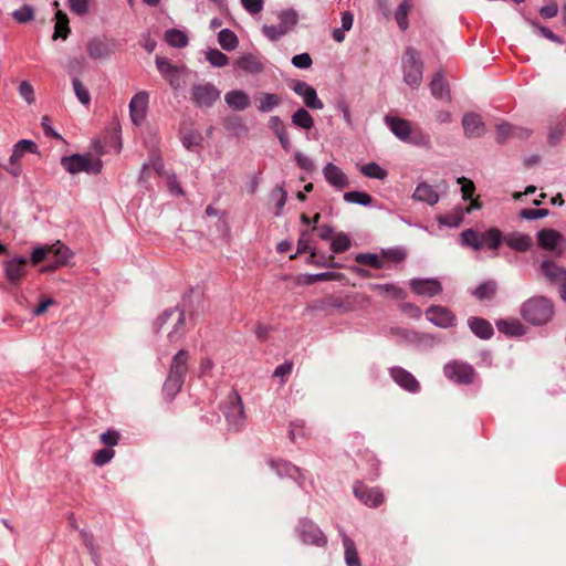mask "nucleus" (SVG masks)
Here are the masks:
<instances>
[{
	"instance_id": "f257e3e1",
	"label": "nucleus",
	"mask_w": 566,
	"mask_h": 566,
	"mask_svg": "<svg viewBox=\"0 0 566 566\" xmlns=\"http://www.w3.org/2000/svg\"><path fill=\"white\" fill-rule=\"evenodd\" d=\"M386 123L392 134L402 142L417 146H428L429 136L423 134L419 127H412L407 119L394 116H386Z\"/></svg>"
},
{
	"instance_id": "f03ea898",
	"label": "nucleus",
	"mask_w": 566,
	"mask_h": 566,
	"mask_svg": "<svg viewBox=\"0 0 566 566\" xmlns=\"http://www.w3.org/2000/svg\"><path fill=\"white\" fill-rule=\"evenodd\" d=\"M553 304L544 296H536L523 303L521 314L533 325L547 323L553 316Z\"/></svg>"
},
{
	"instance_id": "7ed1b4c3",
	"label": "nucleus",
	"mask_w": 566,
	"mask_h": 566,
	"mask_svg": "<svg viewBox=\"0 0 566 566\" xmlns=\"http://www.w3.org/2000/svg\"><path fill=\"white\" fill-rule=\"evenodd\" d=\"M70 256V250L62 244H54L50 248H36L31 254L32 264H39L42 261L51 263L43 268V271H53L63 265Z\"/></svg>"
},
{
	"instance_id": "20e7f679",
	"label": "nucleus",
	"mask_w": 566,
	"mask_h": 566,
	"mask_svg": "<svg viewBox=\"0 0 566 566\" xmlns=\"http://www.w3.org/2000/svg\"><path fill=\"white\" fill-rule=\"evenodd\" d=\"M403 81L411 87H418L422 82L423 63L419 52L408 46L402 55Z\"/></svg>"
},
{
	"instance_id": "39448f33",
	"label": "nucleus",
	"mask_w": 566,
	"mask_h": 566,
	"mask_svg": "<svg viewBox=\"0 0 566 566\" xmlns=\"http://www.w3.org/2000/svg\"><path fill=\"white\" fill-rule=\"evenodd\" d=\"M61 165L63 168L72 174L78 172H87V174H99L102 170V161L92 156V154L87 155H72L65 156L61 159Z\"/></svg>"
},
{
	"instance_id": "423d86ee",
	"label": "nucleus",
	"mask_w": 566,
	"mask_h": 566,
	"mask_svg": "<svg viewBox=\"0 0 566 566\" xmlns=\"http://www.w3.org/2000/svg\"><path fill=\"white\" fill-rule=\"evenodd\" d=\"M222 412L227 419L229 430L239 431L244 424V409L241 397L232 391L228 395L222 407Z\"/></svg>"
},
{
	"instance_id": "0eeeda50",
	"label": "nucleus",
	"mask_w": 566,
	"mask_h": 566,
	"mask_svg": "<svg viewBox=\"0 0 566 566\" xmlns=\"http://www.w3.org/2000/svg\"><path fill=\"white\" fill-rule=\"evenodd\" d=\"M277 25H263V34L271 41H277L291 32L298 22V14L294 9H286L279 13Z\"/></svg>"
},
{
	"instance_id": "6e6552de",
	"label": "nucleus",
	"mask_w": 566,
	"mask_h": 566,
	"mask_svg": "<svg viewBox=\"0 0 566 566\" xmlns=\"http://www.w3.org/2000/svg\"><path fill=\"white\" fill-rule=\"evenodd\" d=\"M219 98L220 91L209 82L195 83L190 87V101L197 107H211Z\"/></svg>"
},
{
	"instance_id": "1a4fd4ad",
	"label": "nucleus",
	"mask_w": 566,
	"mask_h": 566,
	"mask_svg": "<svg viewBox=\"0 0 566 566\" xmlns=\"http://www.w3.org/2000/svg\"><path fill=\"white\" fill-rule=\"evenodd\" d=\"M172 319L174 327L168 334V338L171 343L180 340L185 334L186 317L182 311L176 308L166 310L156 321V326L161 328L165 323Z\"/></svg>"
},
{
	"instance_id": "9d476101",
	"label": "nucleus",
	"mask_w": 566,
	"mask_h": 566,
	"mask_svg": "<svg viewBox=\"0 0 566 566\" xmlns=\"http://www.w3.org/2000/svg\"><path fill=\"white\" fill-rule=\"evenodd\" d=\"M443 370L444 375L457 384H471L475 377L472 366L458 360L448 363Z\"/></svg>"
},
{
	"instance_id": "9b49d317",
	"label": "nucleus",
	"mask_w": 566,
	"mask_h": 566,
	"mask_svg": "<svg viewBox=\"0 0 566 566\" xmlns=\"http://www.w3.org/2000/svg\"><path fill=\"white\" fill-rule=\"evenodd\" d=\"M298 535L304 544L324 546L327 543L326 536L312 521H302L298 526Z\"/></svg>"
},
{
	"instance_id": "f8f14e48",
	"label": "nucleus",
	"mask_w": 566,
	"mask_h": 566,
	"mask_svg": "<svg viewBox=\"0 0 566 566\" xmlns=\"http://www.w3.org/2000/svg\"><path fill=\"white\" fill-rule=\"evenodd\" d=\"M292 90L295 92V94L303 97V102L306 107L311 109H322L324 107V104L318 98L315 88L306 82L295 81Z\"/></svg>"
},
{
	"instance_id": "ddd939ff",
	"label": "nucleus",
	"mask_w": 566,
	"mask_h": 566,
	"mask_svg": "<svg viewBox=\"0 0 566 566\" xmlns=\"http://www.w3.org/2000/svg\"><path fill=\"white\" fill-rule=\"evenodd\" d=\"M355 496L365 505L377 507L384 502V494L378 488H369L363 483L354 486Z\"/></svg>"
},
{
	"instance_id": "4468645a",
	"label": "nucleus",
	"mask_w": 566,
	"mask_h": 566,
	"mask_svg": "<svg viewBox=\"0 0 566 566\" xmlns=\"http://www.w3.org/2000/svg\"><path fill=\"white\" fill-rule=\"evenodd\" d=\"M116 50V43L113 40L93 39L87 43V54L94 60L107 59Z\"/></svg>"
},
{
	"instance_id": "2eb2a0df",
	"label": "nucleus",
	"mask_w": 566,
	"mask_h": 566,
	"mask_svg": "<svg viewBox=\"0 0 566 566\" xmlns=\"http://www.w3.org/2000/svg\"><path fill=\"white\" fill-rule=\"evenodd\" d=\"M27 264L25 258H14L7 261L4 263L7 280L13 285H19L25 274Z\"/></svg>"
},
{
	"instance_id": "dca6fc26",
	"label": "nucleus",
	"mask_w": 566,
	"mask_h": 566,
	"mask_svg": "<svg viewBox=\"0 0 566 566\" xmlns=\"http://www.w3.org/2000/svg\"><path fill=\"white\" fill-rule=\"evenodd\" d=\"M147 105L148 94L146 92H139L132 97L129 102V114L135 125H140L144 120Z\"/></svg>"
},
{
	"instance_id": "f3484780",
	"label": "nucleus",
	"mask_w": 566,
	"mask_h": 566,
	"mask_svg": "<svg viewBox=\"0 0 566 566\" xmlns=\"http://www.w3.org/2000/svg\"><path fill=\"white\" fill-rule=\"evenodd\" d=\"M413 293L423 296H434L442 291L441 283L436 279H413L410 282Z\"/></svg>"
},
{
	"instance_id": "a211bd4d",
	"label": "nucleus",
	"mask_w": 566,
	"mask_h": 566,
	"mask_svg": "<svg viewBox=\"0 0 566 566\" xmlns=\"http://www.w3.org/2000/svg\"><path fill=\"white\" fill-rule=\"evenodd\" d=\"M462 126L464 135L469 138H479L485 134V124L481 116L474 113H469L463 116Z\"/></svg>"
},
{
	"instance_id": "6ab92c4d",
	"label": "nucleus",
	"mask_w": 566,
	"mask_h": 566,
	"mask_svg": "<svg viewBox=\"0 0 566 566\" xmlns=\"http://www.w3.org/2000/svg\"><path fill=\"white\" fill-rule=\"evenodd\" d=\"M426 316L430 322L443 328L452 326L455 319L451 311L439 305L430 306L426 311Z\"/></svg>"
},
{
	"instance_id": "aec40b11",
	"label": "nucleus",
	"mask_w": 566,
	"mask_h": 566,
	"mask_svg": "<svg viewBox=\"0 0 566 566\" xmlns=\"http://www.w3.org/2000/svg\"><path fill=\"white\" fill-rule=\"evenodd\" d=\"M541 272L552 284L560 286L566 282V269L557 265L551 260H546L541 264Z\"/></svg>"
},
{
	"instance_id": "412c9836",
	"label": "nucleus",
	"mask_w": 566,
	"mask_h": 566,
	"mask_svg": "<svg viewBox=\"0 0 566 566\" xmlns=\"http://www.w3.org/2000/svg\"><path fill=\"white\" fill-rule=\"evenodd\" d=\"M189 358L190 355L188 350L180 349L171 359L168 376L185 381L186 375L188 373Z\"/></svg>"
},
{
	"instance_id": "4be33fe9",
	"label": "nucleus",
	"mask_w": 566,
	"mask_h": 566,
	"mask_svg": "<svg viewBox=\"0 0 566 566\" xmlns=\"http://www.w3.org/2000/svg\"><path fill=\"white\" fill-rule=\"evenodd\" d=\"M390 376L400 387L410 392H417L420 388V385L413 375L401 367L391 368Z\"/></svg>"
},
{
	"instance_id": "5701e85b",
	"label": "nucleus",
	"mask_w": 566,
	"mask_h": 566,
	"mask_svg": "<svg viewBox=\"0 0 566 566\" xmlns=\"http://www.w3.org/2000/svg\"><path fill=\"white\" fill-rule=\"evenodd\" d=\"M179 135L182 145L189 150L201 146L203 140L202 134L193 126V124H184L180 128Z\"/></svg>"
},
{
	"instance_id": "b1692460",
	"label": "nucleus",
	"mask_w": 566,
	"mask_h": 566,
	"mask_svg": "<svg viewBox=\"0 0 566 566\" xmlns=\"http://www.w3.org/2000/svg\"><path fill=\"white\" fill-rule=\"evenodd\" d=\"M323 174L327 182L335 188L344 189L349 185L347 176L342 171L340 168L332 163H328L324 167Z\"/></svg>"
},
{
	"instance_id": "393cba45",
	"label": "nucleus",
	"mask_w": 566,
	"mask_h": 566,
	"mask_svg": "<svg viewBox=\"0 0 566 566\" xmlns=\"http://www.w3.org/2000/svg\"><path fill=\"white\" fill-rule=\"evenodd\" d=\"M563 239V235L554 229H543L537 233L538 245L545 250H554Z\"/></svg>"
},
{
	"instance_id": "a878e982",
	"label": "nucleus",
	"mask_w": 566,
	"mask_h": 566,
	"mask_svg": "<svg viewBox=\"0 0 566 566\" xmlns=\"http://www.w3.org/2000/svg\"><path fill=\"white\" fill-rule=\"evenodd\" d=\"M496 140L503 144L510 136L524 137L528 136L530 132L523 128L515 127L510 123H500L496 126Z\"/></svg>"
},
{
	"instance_id": "bb28decb",
	"label": "nucleus",
	"mask_w": 566,
	"mask_h": 566,
	"mask_svg": "<svg viewBox=\"0 0 566 566\" xmlns=\"http://www.w3.org/2000/svg\"><path fill=\"white\" fill-rule=\"evenodd\" d=\"M413 198L418 201L427 202L430 206L436 205L439 201V195L432 186L421 182L417 186Z\"/></svg>"
},
{
	"instance_id": "cd10ccee",
	"label": "nucleus",
	"mask_w": 566,
	"mask_h": 566,
	"mask_svg": "<svg viewBox=\"0 0 566 566\" xmlns=\"http://www.w3.org/2000/svg\"><path fill=\"white\" fill-rule=\"evenodd\" d=\"M226 103L233 109L243 111L250 105V97L243 91H231L224 96Z\"/></svg>"
},
{
	"instance_id": "c85d7f7f",
	"label": "nucleus",
	"mask_w": 566,
	"mask_h": 566,
	"mask_svg": "<svg viewBox=\"0 0 566 566\" xmlns=\"http://www.w3.org/2000/svg\"><path fill=\"white\" fill-rule=\"evenodd\" d=\"M504 242L520 252L527 251L532 245V238L528 234L510 233L504 237Z\"/></svg>"
},
{
	"instance_id": "c756f323",
	"label": "nucleus",
	"mask_w": 566,
	"mask_h": 566,
	"mask_svg": "<svg viewBox=\"0 0 566 566\" xmlns=\"http://www.w3.org/2000/svg\"><path fill=\"white\" fill-rule=\"evenodd\" d=\"M235 65L249 73H260L263 71V64L254 54H245L235 61Z\"/></svg>"
},
{
	"instance_id": "7c9ffc66",
	"label": "nucleus",
	"mask_w": 566,
	"mask_h": 566,
	"mask_svg": "<svg viewBox=\"0 0 566 566\" xmlns=\"http://www.w3.org/2000/svg\"><path fill=\"white\" fill-rule=\"evenodd\" d=\"M469 326L480 338L488 339L493 335L492 325L484 318L472 317L469 319Z\"/></svg>"
},
{
	"instance_id": "2f4dec72",
	"label": "nucleus",
	"mask_w": 566,
	"mask_h": 566,
	"mask_svg": "<svg viewBox=\"0 0 566 566\" xmlns=\"http://www.w3.org/2000/svg\"><path fill=\"white\" fill-rule=\"evenodd\" d=\"M482 247H488L491 250H496L502 241H504V237L499 229L491 228L488 231L480 234Z\"/></svg>"
},
{
	"instance_id": "473e14b6",
	"label": "nucleus",
	"mask_w": 566,
	"mask_h": 566,
	"mask_svg": "<svg viewBox=\"0 0 566 566\" xmlns=\"http://www.w3.org/2000/svg\"><path fill=\"white\" fill-rule=\"evenodd\" d=\"M343 545L345 548V562L347 566H360V559L356 549V545L346 534L343 535Z\"/></svg>"
},
{
	"instance_id": "72a5a7b5",
	"label": "nucleus",
	"mask_w": 566,
	"mask_h": 566,
	"mask_svg": "<svg viewBox=\"0 0 566 566\" xmlns=\"http://www.w3.org/2000/svg\"><path fill=\"white\" fill-rule=\"evenodd\" d=\"M70 33L69 27V18L66 13L63 11H57L55 13V28L53 33V39L56 40L59 38L65 40Z\"/></svg>"
},
{
	"instance_id": "f704fd0d",
	"label": "nucleus",
	"mask_w": 566,
	"mask_h": 566,
	"mask_svg": "<svg viewBox=\"0 0 566 566\" xmlns=\"http://www.w3.org/2000/svg\"><path fill=\"white\" fill-rule=\"evenodd\" d=\"M497 291V284L495 281H486L479 285L472 294L479 300V301H490L492 300Z\"/></svg>"
},
{
	"instance_id": "c9c22d12",
	"label": "nucleus",
	"mask_w": 566,
	"mask_h": 566,
	"mask_svg": "<svg viewBox=\"0 0 566 566\" xmlns=\"http://www.w3.org/2000/svg\"><path fill=\"white\" fill-rule=\"evenodd\" d=\"M292 123L306 130L314 127V119L305 108H300L292 115Z\"/></svg>"
},
{
	"instance_id": "e433bc0d",
	"label": "nucleus",
	"mask_w": 566,
	"mask_h": 566,
	"mask_svg": "<svg viewBox=\"0 0 566 566\" xmlns=\"http://www.w3.org/2000/svg\"><path fill=\"white\" fill-rule=\"evenodd\" d=\"M259 111L263 113H268L272 111L274 107L279 106L282 102V98L276 94L271 93H262L259 97Z\"/></svg>"
},
{
	"instance_id": "4c0bfd02",
	"label": "nucleus",
	"mask_w": 566,
	"mask_h": 566,
	"mask_svg": "<svg viewBox=\"0 0 566 566\" xmlns=\"http://www.w3.org/2000/svg\"><path fill=\"white\" fill-rule=\"evenodd\" d=\"M184 380H180L178 378H174L171 376H167L164 386H163V392L165 397L170 401L172 400L177 394L181 390L184 386Z\"/></svg>"
},
{
	"instance_id": "58836bf2",
	"label": "nucleus",
	"mask_w": 566,
	"mask_h": 566,
	"mask_svg": "<svg viewBox=\"0 0 566 566\" xmlns=\"http://www.w3.org/2000/svg\"><path fill=\"white\" fill-rule=\"evenodd\" d=\"M165 40L174 48H184L188 44L187 35L177 29H170L165 33Z\"/></svg>"
},
{
	"instance_id": "ea45409f",
	"label": "nucleus",
	"mask_w": 566,
	"mask_h": 566,
	"mask_svg": "<svg viewBox=\"0 0 566 566\" xmlns=\"http://www.w3.org/2000/svg\"><path fill=\"white\" fill-rule=\"evenodd\" d=\"M412 7L411 0H403L397 8L395 18L398 27L405 31L408 28V13Z\"/></svg>"
},
{
	"instance_id": "a19ab883",
	"label": "nucleus",
	"mask_w": 566,
	"mask_h": 566,
	"mask_svg": "<svg viewBox=\"0 0 566 566\" xmlns=\"http://www.w3.org/2000/svg\"><path fill=\"white\" fill-rule=\"evenodd\" d=\"M219 44L227 51L234 50L238 46V38L235 33L229 29H223L218 35Z\"/></svg>"
},
{
	"instance_id": "79ce46f5",
	"label": "nucleus",
	"mask_w": 566,
	"mask_h": 566,
	"mask_svg": "<svg viewBox=\"0 0 566 566\" xmlns=\"http://www.w3.org/2000/svg\"><path fill=\"white\" fill-rule=\"evenodd\" d=\"M431 94L436 98H444L449 97V91L447 88L446 82L440 73L436 74L433 80L430 83Z\"/></svg>"
},
{
	"instance_id": "37998d69",
	"label": "nucleus",
	"mask_w": 566,
	"mask_h": 566,
	"mask_svg": "<svg viewBox=\"0 0 566 566\" xmlns=\"http://www.w3.org/2000/svg\"><path fill=\"white\" fill-rule=\"evenodd\" d=\"M344 200L349 203H357L361 206H368L373 201V197L367 192L361 191H348L344 193Z\"/></svg>"
},
{
	"instance_id": "c03bdc74",
	"label": "nucleus",
	"mask_w": 566,
	"mask_h": 566,
	"mask_svg": "<svg viewBox=\"0 0 566 566\" xmlns=\"http://www.w3.org/2000/svg\"><path fill=\"white\" fill-rule=\"evenodd\" d=\"M361 174L365 175L368 178H375V179H385L387 177V171L381 168L376 163H369L361 167L360 169Z\"/></svg>"
},
{
	"instance_id": "a18cd8bd",
	"label": "nucleus",
	"mask_w": 566,
	"mask_h": 566,
	"mask_svg": "<svg viewBox=\"0 0 566 566\" xmlns=\"http://www.w3.org/2000/svg\"><path fill=\"white\" fill-rule=\"evenodd\" d=\"M462 243L472 247L474 250L482 249L480 234L473 229H467L461 233Z\"/></svg>"
},
{
	"instance_id": "49530a36",
	"label": "nucleus",
	"mask_w": 566,
	"mask_h": 566,
	"mask_svg": "<svg viewBox=\"0 0 566 566\" xmlns=\"http://www.w3.org/2000/svg\"><path fill=\"white\" fill-rule=\"evenodd\" d=\"M355 261L358 264L369 265L374 269H381L384 265L379 256L373 253H359L355 256Z\"/></svg>"
},
{
	"instance_id": "de8ad7c7",
	"label": "nucleus",
	"mask_w": 566,
	"mask_h": 566,
	"mask_svg": "<svg viewBox=\"0 0 566 566\" xmlns=\"http://www.w3.org/2000/svg\"><path fill=\"white\" fill-rule=\"evenodd\" d=\"M73 88L77 99L85 106L91 103V94L86 86L77 78H73Z\"/></svg>"
},
{
	"instance_id": "09e8293b",
	"label": "nucleus",
	"mask_w": 566,
	"mask_h": 566,
	"mask_svg": "<svg viewBox=\"0 0 566 566\" xmlns=\"http://www.w3.org/2000/svg\"><path fill=\"white\" fill-rule=\"evenodd\" d=\"M350 248V239L345 233H339L333 238L332 250L334 253H342Z\"/></svg>"
},
{
	"instance_id": "8fccbe9b",
	"label": "nucleus",
	"mask_w": 566,
	"mask_h": 566,
	"mask_svg": "<svg viewBox=\"0 0 566 566\" xmlns=\"http://www.w3.org/2000/svg\"><path fill=\"white\" fill-rule=\"evenodd\" d=\"M464 211L462 209L447 213L439 218L440 223L448 227H459L463 221Z\"/></svg>"
},
{
	"instance_id": "3c124183",
	"label": "nucleus",
	"mask_w": 566,
	"mask_h": 566,
	"mask_svg": "<svg viewBox=\"0 0 566 566\" xmlns=\"http://www.w3.org/2000/svg\"><path fill=\"white\" fill-rule=\"evenodd\" d=\"M12 17L19 23H27L34 19V10L31 6L24 4L12 12Z\"/></svg>"
},
{
	"instance_id": "603ef678",
	"label": "nucleus",
	"mask_w": 566,
	"mask_h": 566,
	"mask_svg": "<svg viewBox=\"0 0 566 566\" xmlns=\"http://www.w3.org/2000/svg\"><path fill=\"white\" fill-rule=\"evenodd\" d=\"M497 328L500 332L511 336L521 335L523 332V326L517 322L501 321L497 323Z\"/></svg>"
},
{
	"instance_id": "864d4df0",
	"label": "nucleus",
	"mask_w": 566,
	"mask_h": 566,
	"mask_svg": "<svg viewBox=\"0 0 566 566\" xmlns=\"http://www.w3.org/2000/svg\"><path fill=\"white\" fill-rule=\"evenodd\" d=\"M207 60L217 67L226 66L229 63V57L219 50H209L207 52Z\"/></svg>"
},
{
	"instance_id": "5fc2aeb1",
	"label": "nucleus",
	"mask_w": 566,
	"mask_h": 566,
	"mask_svg": "<svg viewBox=\"0 0 566 566\" xmlns=\"http://www.w3.org/2000/svg\"><path fill=\"white\" fill-rule=\"evenodd\" d=\"M20 96L28 103L33 104L35 101L33 86L28 81H22L19 85Z\"/></svg>"
},
{
	"instance_id": "6e6d98bb",
	"label": "nucleus",
	"mask_w": 566,
	"mask_h": 566,
	"mask_svg": "<svg viewBox=\"0 0 566 566\" xmlns=\"http://www.w3.org/2000/svg\"><path fill=\"white\" fill-rule=\"evenodd\" d=\"M114 455H115V451L113 449H109V448L101 449L94 454L93 461L96 465L102 467V465L106 464L107 462H109Z\"/></svg>"
},
{
	"instance_id": "4d7b16f0",
	"label": "nucleus",
	"mask_w": 566,
	"mask_h": 566,
	"mask_svg": "<svg viewBox=\"0 0 566 566\" xmlns=\"http://www.w3.org/2000/svg\"><path fill=\"white\" fill-rule=\"evenodd\" d=\"M458 182L461 185L462 198L464 200L471 199L475 191V186L473 181L465 177H461L458 179Z\"/></svg>"
},
{
	"instance_id": "13d9d810",
	"label": "nucleus",
	"mask_w": 566,
	"mask_h": 566,
	"mask_svg": "<svg viewBox=\"0 0 566 566\" xmlns=\"http://www.w3.org/2000/svg\"><path fill=\"white\" fill-rule=\"evenodd\" d=\"M548 209L527 208L520 212V217L527 220H535L548 216Z\"/></svg>"
},
{
	"instance_id": "bf43d9fd",
	"label": "nucleus",
	"mask_w": 566,
	"mask_h": 566,
	"mask_svg": "<svg viewBox=\"0 0 566 566\" xmlns=\"http://www.w3.org/2000/svg\"><path fill=\"white\" fill-rule=\"evenodd\" d=\"M14 149L21 155L23 156L25 153H32V154H35L38 151V146L32 140H29V139H22L20 142H18L15 145H14Z\"/></svg>"
},
{
	"instance_id": "052dcab7",
	"label": "nucleus",
	"mask_w": 566,
	"mask_h": 566,
	"mask_svg": "<svg viewBox=\"0 0 566 566\" xmlns=\"http://www.w3.org/2000/svg\"><path fill=\"white\" fill-rule=\"evenodd\" d=\"M156 65L164 77L178 69L176 65H172L169 60L160 56L156 57Z\"/></svg>"
},
{
	"instance_id": "680f3d73",
	"label": "nucleus",
	"mask_w": 566,
	"mask_h": 566,
	"mask_svg": "<svg viewBox=\"0 0 566 566\" xmlns=\"http://www.w3.org/2000/svg\"><path fill=\"white\" fill-rule=\"evenodd\" d=\"M312 57L308 53L296 54L292 57V64L297 69H308L312 66Z\"/></svg>"
},
{
	"instance_id": "e2e57ef3",
	"label": "nucleus",
	"mask_w": 566,
	"mask_h": 566,
	"mask_svg": "<svg viewBox=\"0 0 566 566\" xmlns=\"http://www.w3.org/2000/svg\"><path fill=\"white\" fill-rule=\"evenodd\" d=\"M282 468H279V472L284 471L285 474L290 475L291 478L295 480H302L304 479L303 473L300 468L292 463L283 462Z\"/></svg>"
},
{
	"instance_id": "0e129e2a",
	"label": "nucleus",
	"mask_w": 566,
	"mask_h": 566,
	"mask_svg": "<svg viewBox=\"0 0 566 566\" xmlns=\"http://www.w3.org/2000/svg\"><path fill=\"white\" fill-rule=\"evenodd\" d=\"M241 3L251 14H256L263 9V0H241Z\"/></svg>"
},
{
	"instance_id": "69168bd1",
	"label": "nucleus",
	"mask_w": 566,
	"mask_h": 566,
	"mask_svg": "<svg viewBox=\"0 0 566 566\" xmlns=\"http://www.w3.org/2000/svg\"><path fill=\"white\" fill-rule=\"evenodd\" d=\"M119 433L115 430H108L101 434V441L107 447H114L118 443Z\"/></svg>"
},
{
	"instance_id": "338daca9",
	"label": "nucleus",
	"mask_w": 566,
	"mask_h": 566,
	"mask_svg": "<svg viewBox=\"0 0 566 566\" xmlns=\"http://www.w3.org/2000/svg\"><path fill=\"white\" fill-rule=\"evenodd\" d=\"M406 255V251L400 248L384 251V256L394 262H401L405 260Z\"/></svg>"
},
{
	"instance_id": "774afa93",
	"label": "nucleus",
	"mask_w": 566,
	"mask_h": 566,
	"mask_svg": "<svg viewBox=\"0 0 566 566\" xmlns=\"http://www.w3.org/2000/svg\"><path fill=\"white\" fill-rule=\"evenodd\" d=\"M295 160L297 166L306 171H313L314 170V164L307 156L303 155L302 153L295 154Z\"/></svg>"
}]
</instances>
